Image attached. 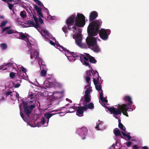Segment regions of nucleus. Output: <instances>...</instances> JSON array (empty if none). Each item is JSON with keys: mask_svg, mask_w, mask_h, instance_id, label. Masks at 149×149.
Masks as SVG:
<instances>
[{"mask_svg": "<svg viewBox=\"0 0 149 149\" xmlns=\"http://www.w3.org/2000/svg\"><path fill=\"white\" fill-rule=\"evenodd\" d=\"M4 18V16H1L0 15V18L3 19Z\"/></svg>", "mask_w": 149, "mask_h": 149, "instance_id": "obj_49", "label": "nucleus"}, {"mask_svg": "<svg viewBox=\"0 0 149 149\" xmlns=\"http://www.w3.org/2000/svg\"><path fill=\"white\" fill-rule=\"evenodd\" d=\"M33 94L31 92H29L28 95V97L31 99H32L33 97Z\"/></svg>", "mask_w": 149, "mask_h": 149, "instance_id": "obj_39", "label": "nucleus"}, {"mask_svg": "<svg viewBox=\"0 0 149 149\" xmlns=\"http://www.w3.org/2000/svg\"><path fill=\"white\" fill-rule=\"evenodd\" d=\"M17 68L18 70L19 71H22L25 74H26V70L21 65H19L18 66H17L16 68Z\"/></svg>", "mask_w": 149, "mask_h": 149, "instance_id": "obj_28", "label": "nucleus"}, {"mask_svg": "<svg viewBox=\"0 0 149 149\" xmlns=\"http://www.w3.org/2000/svg\"><path fill=\"white\" fill-rule=\"evenodd\" d=\"M36 103V101L35 100H31L27 102L23 101L22 103L20 104L19 106L20 115L24 121L26 122L27 121V118H25V116H24L22 112V107L23 106L24 108V111L25 113L27 116V118H28L33 109L35 107V104Z\"/></svg>", "mask_w": 149, "mask_h": 149, "instance_id": "obj_8", "label": "nucleus"}, {"mask_svg": "<svg viewBox=\"0 0 149 149\" xmlns=\"http://www.w3.org/2000/svg\"><path fill=\"white\" fill-rule=\"evenodd\" d=\"M134 149H138V147L136 145H134L133 146Z\"/></svg>", "mask_w": 149, "mask_h": 149, "instance_id": "obj_44", "label": "nucleus"}, {"mask_svg": "<svg viewBox=\"0 0 149 149\" xmlns=\"http://www.w3.org/2000/svg\"><path fill=\"white\" fill-rule=\"evenodd\" d=\"M17 67L16 64L13 62L5 63L0 66V70H7L10 71L12 69H16Z\"/></svg>", "mask_w": 149, "mask_h": 149, "instance_id": "obj_13", "label": "nucleus"}, {"mask_svg": "<svg viewBox=\"0 0 149 149\" xmlns=\"http://www.w3.org/2000/svg\"><path fill=\"white\" fill-rule=\"evenodd\" d=\"M88 60L89 61L92 63H95L97 61L94 57L90 56L88 54H85L84 55H82L80 57V61L83 65L88 66L89 68V70L87 71L86 73V76L85 77L86 81L88 84L85 87V95L83 96L80 102L82 101L86 102H89L91 100V96L90 93L92 92V88L90 86L91 77V70L92 68H91L88 64Z\"/></svg>", "mask_w": 149, "mask_h": 149, "instance_id": "obj_2", "label": "nucleus"}, {"mask_svg": "<svg viewBox=\"0 0 149 149\" xmlns=\"http://www.w3.org/2000/svg\"><path fill=\"white\" fill-rule=\"evenodd\" d=\"M116 141L115 143H113V145H114L113 147L114 149H119L120 148V140L118 141V140H116Z\"/></svg>", "mask_w": 149, "mask_h": 149, "instance_id": "obj_27", "label": "nucleus"}, {"mask_svg": "<svg viewBox=\"0 0 149 149\" xmlns=\"http://www.w3.org/2000/svg\"><path fill=\"white\" fill-rule=\"evenodd\" d=\"M78 132L79 135L82 139H84L87 135L88 130L85 127H82L78 129Z\"/></svg>", "mask_w": 149, "mask_h": 149, "instance_id": "obj_18", "label": "nucleus"}, {"mask_svg": "<svg viewBox=\"0 0 149 149\" xmlns=\"http://www.w3.org/2000/svg\"><path fill=\"white\" fill-rule=\"evenodd\" d=\"M118 127L121 130V133L122 134L125 138V139H127L130 140L131 139V137L130 136V133H127L125 131V128L123 125L120 123H119L118 124Z\"/></svg>", "mask_w": 149, "mask_h": 149, "instance_id": "obj_15", "label": "nucleus"}, {"mask_svg": "<svg viewBox=\"0 0 149 149\" xmlns=\"http://www.w3.org/2000/svg\"><path fill=\"white\" fill-rule=\"evenodd\" d=\"M133 106L134 107V109L135 108V107H134V105H133Z\"/></svg>", "mask_w": 149, "mask_h": 149, "instance_id": "obj_52", "label": "nucleus"}, {"mask_svg": "<svg viewBox=\"0 0 149 149\" xmlns=\"http://www.w3.org/2000/svg\"><path fill=\"white\" fill-rule=\"evenodd\" d=\"M141 149H148V148L147 147L144 146L142 147Z\"/></svg>", "mask_w": 149, "mask_h": 149, "instance_id": "obj_46", "label": "nucleus"}, {"mask_svg": "<svg viewBox=\"0 0 149 149\" xmlns=\"http://www.w3.org/2000/svg\"><path fill=\"white\" fill-rule=\"evenodd\" d=\"M10 28H11L10 26H8V27H5V28H3L2 29V33H3L4 31H6V33H8V34H11L13 33H16V35H15V36H16V38H18L21 39H22L24 40L26 42V43H27V41H28V40L27 39L26 40L22 38V37L21 36H17V34L18 33H22L24 35H25V37H26H26V38H29V37H30V36H29L28 35H26V34H24L22 32L17 33V32L16 31H15L14 30H12V29L9 30V29H10Z\"/></svg>", "mask_w": 149, "mask_h": 149, "instance_id": "obj_12", "label": "nucleus"}, {"mask_svg": "<svg viewBox=\"0 0 149 149\" xmlns=\"http://www.w3.org/2000/svg\"><path fill=\"white\" fill-rule=\"evenodd\" d=\"M8 1H13L14 0H8Z\"/></svg>", "mask_w": 149, "mask_h": 149, "instance_id": "obj_51", "label": "nucleus"}, {"mask_svg": "<svg viewBox=\"0 0 149 149\" xmlns=\"http://www.w3.org/2000/svg\"><path fill=\"white\" fill-rule=\"evenodd\" d=\"M62 29L63 31L65 33V34H66L67 33V27L66 26H64L63 27Z\"/></svg>", "mask_w": 149, "mask_h": 149, "instance_id": "obj_40", "label": "nucleus"}, {"mask_svg": "<svg viewBox=\"0 0 149 149\" xmlns=\"http://www.w3.org/2000/svg\"><path fill=\"white\" fill-rule=\"evenodd\" d=\"M114 145H112L108 149H114V148L113 146H114Z\"/></svg>", "mask_w": 149, "mask_h": 149, "instance_id": "obj_45", "label": "nucleus"}, {"mask_svg": "<svg viewBox=\"0 0 149 149\" xmlns=\"http://www.w3.org/2000/svg\"><path fill=\"white\" fill-rule=\"evenodd\" d=\"M65 91L63 90L60 92L56 91L53 93H49L48 94L49 96H52L53 97L52 102L55 103V104H58L62 100V98L64 96Z\"/></svg>", "mask_w": 149, "mask_h": 149, "instance_id": "obj_11", "label": "nucleus"}, {"mask_svg": "<svg viewBox=\"0 0 149 149\" xmlns=\"http://www.w3.org/2000/svg\"><path fill=\"white\" fill-rule=\"evenodd\" d=\"M10 77L11 78H13L15 77V74L13 72H11L10 74Z\"/></svg>", "mask_w": 149, "mask_h": 149, "instance_id": "obj_41", "label": "nucleus"}, {"mask_svg": "<svg viewBox=\"0 0 149 149\" xmlns=\"http://www.w3.org/2000/svg\"><path fill=\"white\" fill-rule=\"evenodd\" d=\"M98 16L97 12L95 11H93L90 12L89 15V20L92 22Z\"/></svg>", "mask_w": 149, "mask_h": 149, "instance_id": "obj_22", "label": "nucleus"}, {"mask_svg": "<svg viewBox=\"0 0 149 149\" xmlns=\"http://www.w3.org/2000/svg\"><path fill=\"white\" fill-rule=\"evenodd\" d=\"M97 40H99L98 38L92 36H88L86 39L88 45L92 47V49L96 53L99 52L101 51L100 49L97 44Z\"/></svg>", "mask_w": 149, "mask_h": 149, "instance_id": "obj_10", "label": "nucleus"}, {"mask_svg": "<svg viewBox=\"0 0 149 149\" xmlns=\"http://www.w3.org/2000/svg\"><path fill=\"white\" fill-rule=\"evenodd\" d=\"M126 145L127 147H129L132 145V142L129 141L126 143Z\"/></svg>", "mask_w": 149, "mask_h": 149, "instance_id": "obj_42", "label": "nucleus"}, {"mask_svg": "<svg viewBox=\"0 0 149 149\" xmlns=\"http://www.w3.org/2000/svg\"><path fill=\"white\" fill-rule=\"evenodd\" d=\"M34 1L36 4H37L39 6H43L42 3L39 0H33Z\"/></svg>", "mask_w": 149, "mask_h": 149, "instance_id": "obj_36", "label": "nucleus"}, {"mask_svg": "<svg viewBox=\"0 0 149 149\" xmlns=\"http://www.w3.org/2000/svg\"><path fill=\"white\" fill-rule=\"evenodd\" d=\"M20 80H17L16 81L13 83L14 87L15 88H18L20 86V83H21Z\"/></svg>", "mask_w": 149, "mask_h": 149, "instance_id": "obj_31", "label": "nucleus"}, {"mask_svg": "<svg viewBox=\"0 0 149 149\" xmlns=\"http://www.w3.org/2000/svg\"><path fill=\"white\" fill-rule=\"evenodd\" d=\"M18 74L20 79H22L26 80H28L29 79L28 77L26 74H25L22 71H18Z\"/></svg>", "mask_w": 149, "mask_h": 149, "instance_id": "obj_25", "label": "nucleus"}, {"mask_svg": "<svg viewBox=\"0 0 149 149\" xmlns=\"http://www.w3.org/2000/svg\"><path fill=\"white\" fill-rule=\"evenodd\" d=\"M46 10L47 11V19L48 20H54L55 18V17L54 16H51V15H50L48 13V10H47V9Z\"/></svg>", "mask_w": 149, "mask_h": 149, "instance_id": "obj_32", "label": "nucleus"}, {"mask_svg": "<svg viewBox=\"0 0 149 149\" xmlns=\"http://www.w3.org/2000/svg\"><path fill=\"white\" fill-rule=\"evenodd\" d=\"M5 96L8 98H10L12 100H15L18 98L19 94L16 92L9 91L5 93Z\"/></svg>", "mask_w": 149, "mask_h": 149, "instance_id": "obj_17", "label": "nucleus"}, {"mask_svg": "<svg viewBox=\"0 0 149 149\" xmlns=\"http://www.w3.org/2000/svg\"><path fill=\"white\" fill-rule=\"evenodd\" d=\"M0 46L2 49L3 50L6 49L7 47V45L5 43L1 44L0 45Z\"/></svg>", "mask_w": 149, "mask_h": 149, "instance_id": "obj_37", "label": "nucleus"}, {"mask_svg": "<svg viewBox=\"0 0 149 149\" xmlns=\"http://www.w3.org/2000/svg\"><path fill=\"white\" fill-rule=\"evenodd\" d=\"M77 109V115L79 116H83L84 111H86L88 107L86 105H85L83 107H78Z\"/></svg>", "mask_w": 149, "mask_h": 149, "instance_id": "obj_20", "label": "nucleus"}, {"mask_svg": "<svg viewBox=\"0 0 149 149\" xmlns=\"http://www.w3.org/2000/svg\"><path fill=\"white\" fill-rule=\"evenodd\" d=\"M102 21L100 19L96 20L89 24L87 28L88 36H93L97 35L98 30L102 24Z\"/></svg>", "mask_w": 149, "mask_h": 149, "instance_id": "obj_9", "label": "nucleus"}, {"mask_svg": "<svg viewBox=\"0 0 149 149\" xmlns=\"http://www.w3.org/2000/svg\"><path fill=\"white\" fill-rule=\"evenodd\" d=\"M53 41L49 40V42L51 45L54 46L55 47L59 49L61 52L65 53V55L67 57L69 60L71 62L74 61L75 60L79 58L83 55L73 52H70L61 46L56 40L54 38H53Z\"/></svg>", "mask_w": 149, "mask_h": 149, "instance_id": "obj_6", "label": "nucleus"}, {"mask_svg": "<svg viewBox=\"0 0 149 149\" xmlns=\"http://www.w3.org/2000/svg\"><path fill=\"white\" fill-rule=\"evenodd\" d=\"M125 149H128L127 148H125Z\"/></svg>", "mask_w": 149, "mask_h": 149, "instance_id": "obj_53", "label": "nucleus"}, {"mask_svg": "<svg viewBox=\"0 0 149 149\" xmlns=\"http://www.w3.org/2000/svg\"><path fill=\"white\" fill-rule=\"evenodd\" d=\"M123 100L128 102L127 105L123 104L121 105H118V106H115V107H108V110L111 113L113 114V116L116 119L118 117L116 116L120 115L122 113L123 115L128 116L127 111H132L134 109L132 108V104L133 103L131 97L129 95H125L123 97Z\"/></svg>", "mask_w": 149, "mask_h": 149, "instance_id": "obj_3", "label": "nucleus"}, {"mask_svg": "<svg viewBox=\"0 0 149 149\" xmlns=\"http://www.w3.org/2000/svg\"><path fill=\"white\" fill-rule=\"evenodd\" d=\"M40 17L38 19H37L36 16L34 15H33L32 19L34 21H28L27 22V23L30 25L31 26H33L35 27L38 31L40 33L41 35L45 37V38L49 40H52L53 41V39L52 36L49 34L48 32L42 26L39 25L38 24V22L40 25L42 24L44 22L43 20Z\"/></svg>", "mask_w": 149, "mask_h": 149, "instance_id": "obj_5", "label": "nucleus"}, {"mask_svg": "<svg viewBox=\"0 0 149 149\" xmlns=\"http://www.w3.org/2000/svg\"><path fill=\"white\" fill-rule=\"evenodd\" d=\"M91 73L93 75V83L95 85L96 89L98 91L100 94L99 98L100 101H99L100 103L104 106L107 102L108 101L105 97H103V91L102 89L101 85L100 84L99 80L101 79L100 77L98 72L96 71L91 70Z\"/></svg>", "mask_w": 149, "mask_h": 149, "instance_id": "obj_7", "label": "nucleus"}, {"mask_svg": "<svg viewBox=\"0 0 149 149\" xmlns=\"http://www.w3.org/2000/svg\"><path fill=\"white\" fill-rule=\"evenodd\" d=\"M8 7L9 9L10 10H12L13 5L12 4H8Z\"/></svg>", "mask_w": 149, "mask_h": 149, "instance_id": "obj_43", "label": "nucleus"}, {"mask_svg": "<svg viewBox=\"0 0 149 149\" xmlns=\"http://www.w3.org/2000/svg\"><path fill=\"white\" fill-rule=\"evenodd\" d=\"M51 81V78H48L47 80H45L43 83L44 87L50 88L52 87L53 86V84Z\"/></svg>", "mask_w": 149, "mask_h": 149, "instance_id": "obj_23", "label": "nucleus"}, {"mask_svg": "<svg viewBox=\"0 0 149 149\" xmlns=\"http://www.w3.org/2000/svg\"><path fill=\"white\" fill-rule=\"evenodd\" d=\"M47 71L44 69L42 70L40 72V75L42 77H44L46 75Z\"/></svg>", "mask_w": 149, "mask_h": 149, "instance_id": "obj_34", "label": "nucleus"}, {"mask_svg": "<svg viewBox=\"0 0 149 149\" xmlns=\"http://www.w3.org/2000/svg\"><path fill=\"white\" fill-rule=\"evenodd\" d=\"M17 36L22 37V38L24 39H27L28 40V41H27V45L29 50L31 58L33 60H35L38 58V63L40 68L41 69L42 65L43 66V65L42 64L43 61L42 58L38 57V52L35 48L36 47L35 40L31 37H29V38H25V36L22 33H18Z\"/></svg>", "mask_w": 149, "mask_h": 149, "instance_id": "obj_4", "label": "nucleus"}, {"mask_svg": "<svg viewBox=\"0 0 149 149\" xmlns=\"http://www.w3.org/2000/svg\"><path fill=\"white\" fill-rule=\"evenodd\" d=\"M16 22L17 23H18V24H19V23H20V22H18V21H17V20H16Z\"/></svg>", "mask_w": 149, "mask_h": 149, "instance_id": "obj_50", "label": "nucleus"}, {"mask_svg": "<svg viewBox=\"0 0 149 149\" xmlns=\"http://www.w3.org/2000/svg\"><path fill=\"white\" fill-rule=\"evenodd\" d=\"M111 33V31L109 29H101L100 31L99 35L100 38L104 40H106L108 38L109 36Z\"/></svg>", "mask_w": 149, "mask_h": 149, "instance_id": "obj_14", "label": "nucleus"}, {"mask_svg": "<svg viewBox=\"0 0 149 149\" xmlns=\"http://www.w3.org/2000/svg\"><path fill=\"white\" fill-rule=\"evenodd\" d=\"M86 17L82 14L77 13L76 16L72 15L66 20V24L68 29L72 31L74 33L72 35L75 40L77 45L83 48L82 42V30L78 27H83L86 24Z\"/></svg>", "mask_w": 149, "mask_h": 149, "instance_id": "obj_1", "label": "nucleus"}, {"mask_svg": "<svg viewBox=\"0 0 149 149\" xmlns=\"http://www.w3.org/2000/svg\"><path fill=\"white\" fill-rule=\"evenodd\" d=\"M33 8L35 10L37 11L38 13V15L39 17H43V15L41 13V9L40 7H38L36 5H33Z\"/></svg>", "mask_w": 149, "mask_h": 149, "instance_id": "obj_26", "label": "nucleus"}, {"mask_svg": "<svg viewBox=\"0 0 149 149\" xmlns=\"http://www.w3.org/2000/svg\"><path fill=\"white\" fill-rule=\"evenodd\" d=\"M60 114H60V116H63L65 115V114L64 113L61 112V113H60Z\"/></svg>", "mask_w": 149, "mask_h": 149, "instance_id": "obj_48", "label": "nucleus"}, {"mask_svg": "<svg viewBox=\"0 0 149 149\" xmlns=\"http://www.w3.org/2000/svg\"><path fill=\"white\" fill-rule=\"evenodd\" d=\"M113 132L115 135V137H114L115 140H118L120 137L121 138L122 135L118 129H115L114 130Z\"/></svg>", "mask_w": 149, "mask_h": 149, "instance_id": "obj_24", "label": "nucleus"}, {"mask_svg": "<svg viewBox=\"0 0 149 149\" xmlns=\"http://www.w3.org/2000/svg\"><path fill=\"white\" fill-rule=\"evenodd\" d=\"M106 126L104 123L102 121L99 120L97 123L95 129L97 130L102 131L104 130Z\"/></svg>", "mask_w": 149, "mask_h": 149, "instance_id": "obj_21", "label": "nucleus"}, {"mask_svg": "<svg viewBox=\"0 0 149 149\" xmlns=\"http://www.w3.org/2000/svg\"><path fill=\"white\" fill-rule=\"evenodd\" d=\"M56 114L57 113H55L54 114H53L52 113H47L44 114V116L46 118H45L47 120H49V119L52 116Z\"/></svg>", "mask_w": 149, "mask_h": 149, "instance_id": "obj_30", "label": "nucleus"}, {"mask_svg": "<svg viewBox=\"0 0 149 149\" xmlns=\"http://www.w3.org/2000/svg\"><path fill=\"white\" fill-rule=\"evenodd\" d=\"M88 107V109H93L94 107V105L93 103L92 102H90L87 105H86Z\"/></svg>", "mask_w": 149, "mask_h": 149, "instance_id": "obj_33", "label": "nucleus"}, {"mask_svg": "<svg viewBox=\"0 0 149 149\" xmlns=\"http://www.w3.org/2000/svg\"><path fill=\"white\" fill-rule=\"evenodd\" d=\"M8 21L7 20L2 21L1 23L0 26L2 28L4 27L8 23Z\"/></svg>", "mask_w": 149, "mask_h": 149, "instance_id": "obj_35", "label": "nucleus"}, {"mask_svg": "<svg viewBox=\"0 0 149 149\" xmlns=\"http://www.w3.org/2000/svg\"><path fill=\"white\" fill-rule=\"evenodd\" d=\"M70 104H66V107H62L60 108L59 109L54 110L52 111V112L53 111H61L62 110L69 109H70V110L69 111V112L70 113H72L74 111V110L77 109V107L74 105L72 106H69Z\"/></svg>", "mask_w": 149, "mask_h": 149, "instance_id": "obj_19", "label": "nucleus"}, {"mask_svg": "<svg viewBox=\"0 0 149 149\" xmlns=\"http://www.w3.org/2000/svg\"><path fill=\"white\" fill-rule=\"evenodd\" d=\"M49 120H47L44 118H42L40 122L34 125H31V124H29V125L32 127H40L42 126L43 127H47L49 123Z\"/></svg>", "mask_w": 149, "mask_h": 149, "instance_id": "obj_16", "label": "nucleus"}, {"mask_svg": "<svg viewBox=\"0 0 149 149\" xmlns=\"http://www.w3.org/2000/svg\"><path fill=\"white\" fill-rule=\"evenodd\" d=\"M20 16L23 20H25L27 17L26 13L25 10L21 11L20 13Z\"/></svg>", "mask_w": 149, "mask_h": 149, "instance_id": "obj_29", "label": "nucleus"}, {"mask_svg": "<svg viewBox=\"0 0 149 149\" xmlns=\"http://www.w3.org/2000/svg\"><path fill=\"white\" fill-rule=\"evenodd\" d=\"M5 93L2 95L1 97H0V101H4L6 97H5Z\"/></svg>", "mask_w": 149, "mask_h": 149, "instance_id": "obj_38", "label": "nucleus"}, {"mask_svg": "<svg viewBox=\"0 0 149 149\" xmlns=\"http://www.w3.org/2000/svg\"><path fill=\"white\" fill-rule=\"evenodd\" d=\"M66 100L67 101H69L70 103H71V102H72V101L68 98H66Z\"/></svg>", "mask_w": 149, "mask_h": 149, "instance_id": "obj_47", "label": "nucleus"}]
</instances>
